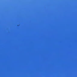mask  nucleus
Returning a JSON list of instances; mask_svg holds the SVG:
<instances>
[{
    "instance_id": "f257e3e1",
    "label": "nucleus",
    "mask_w": 77,
    "mask_h": 77,
    "mask_svg": "<svg viewBox=\"0 0 77 77\" xmlns=\"http://www.w3.org/2000/svg\"><path fill=\"white\" fill-rule=\"evenodd\" d=\"M17 26H19L18 25Z\"/></svg>"
}]
</instances>
